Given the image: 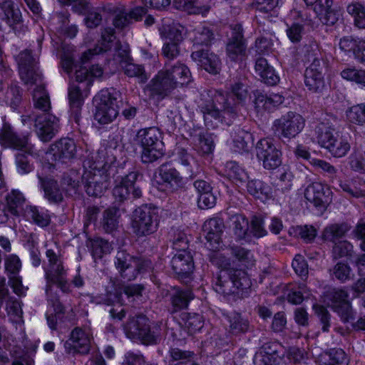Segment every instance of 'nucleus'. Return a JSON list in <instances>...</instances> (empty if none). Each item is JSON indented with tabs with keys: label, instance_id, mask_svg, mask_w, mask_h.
Listing matches in <instances>:
<instances>
[{
	"label": "nucleus",
	"instance_id": "obj_1",
	"mask_svg": "<svg viewBox=\"0 0 365 365\" xmlns=\"http://www.w3.org/2000/svg\"><path fill=\"white\" fill-rule=\"evenodd\" d=\"M229 96L235 103L231 105L221 91H215L212 98L201 104L207 125H212V120L230 124L237 113V105L245 103L249 96L247 86L241 79H234L229 86Z\"/></svg>",
	"mask_w": 365,
	"mask_h": 365
},
{
	"label": "nucleus",
	"instance_id": "obj_2",
	"mask_svg": "<svg viewBox=\"0 0 365 365\" xmlns=\"http://www.w3.org/2000/svg\"><path fill=\"white\" fill-rule=\"evenodd\" d=\"M19 65L21 79L28 87L36 86L33 91L34 107L44 113H48L51 101L42 82V75L38 71L37 56H32L29 50L21 52L16 58Z\"/></svg>",
	"mask_w": 365,
	"mask_h": 365
},
{
	"label": "nucleus",
	"instance_id": "obj_3",
	"mask_svg": "<svg viewBox=\"0 0 365 365\" xmlns=\"http://www.w3.org/2000/svg\"><path fill=\"white\" fill-rule=\"evenodd\" d=\"M211 262L222 267L213 288L220 294L229 295L238 293L251 287V281L243 269L227 267L228 259L220 252H214L210 257Z\"/></svg>",
	"mask_w": 365,
	"mask_h": 365
},
{
	"label": "nucleus",
	"instance_id": "obj_4",
	"mask_svg": "<svg viewBox=\"0 0 365 365\" xmlns=\"http://www.w3.org/2000/svg\"><path fill=\"white\" fill-rule=\"evenodd\" d=\"M191 81V72L185 63H166L151 81L150 88L152 95L164 98L174 89L186 86Z\"/></svg>",
	"mask_w": 365,
	"mask_h": 365
},
{
	"label": "nucleus",
	"instance_id": "obj_5",
	"mask_svg": "<svg viewBox=\"0 0 365 365\" xmlns=\"http://www.w3.org/2000/svg\"><path fill=\"white\" fill-rule=\"evenodd\" d=\"M134 141L141 148V160L144 163H153L165 154L161 133L155 127L139 130Z\"/></svg>",
	"mask_w": 365,
	"mask_h": 365
},
{
	"label": "nucleus",
	"instance_id": "obj_6",
	"mask_svg": "<svg viewBox=\"0 0 365 365\" xmlns=\"http://www.w3.org/2000/svg\"><path fill=\"white\" fill-rule=\"evenodd\" d=\"M315 133L320 145L335 158L344 157L350 150L351 146L347 138L336 132L329 123H319L315 128Z\"/></svg>",
	"mask_w": 365,
	"mask_h": 365
},
{
	"label": "nucleus",
	"instance_id": "obj_7",
	"mask_svg": "<svg viewBox=\"0 0 365 365\" xmlns=\"http://www.w3.org/2000/svg\"><path fill=\"white\" fill-rule=\"evenodd\" d=\"M117 96L118 93L114 89H103L94 97V118L98 123L107 125L117 118L119 113Z\"/></svg>",
	"mask_w": 365,
	"mask_h": 365
},
{
	"label": "nucleus",
	"instance_id": "obj_8",
	"mask_svg": "<svg viewBox=\"0 0 365 365\" xmlns=\"http://www.w3.org/2000/svg\"><path fill=\"white\" fill-rule=\"evenodd\" d=\"M158 225V213L155 208L143 205L135 210L132 227L138 236H145L155 232Z\"/></svg>",
	"mask_w": 365,
	"mask_h": 365
},
{
	"label": "nucleus",
	"instance_id": "obj_9",
	"mask_svg": "<svg viewBox=\"0 0 365 365\" xmlns=\"http://www.w3.org/2000/svg\"><path fill=\"white\" fill-rule=\"evenodd\" d=\"M115 258V264L117 269L121 277L128 281L135 279L140 272L148 267L150 268L149 261L135 258L125 251L118 252Z\"/></svg>",
	"mask_w": 365,
	"mask_h": 365
},
{
	"label": "nucleus",
	"instance_id": "obj_10",
	"mask_svg": "<svg viewBox=\"0 0 365 365\" xmlns=\"http://www.w3.org/2000/svg\"><path fill=\"white\" fill-rule=\"evenodd\" d=\"M273 126L281 138L292 139L298 135L305 126V119L299 113L288 112L274 120Z\"/></svg>",
	"mask_w": 365,
	"mask_h": 365
},
{
	"label": "nucleus",
	"instance_id": "obj_11",
	"mask_svg": "<svg viewBox=\"0 0 365 365\" xmlns=\"http://www.w3.org/2000/svg\"><path fill=\"white\" fill-rule=\"evenodd\" d=\"M256 155L266 170H274L282 164V152L270 138H263L257 142Z\"/></svg>",
	"mask_w": 365,
	"mask_h": 365
},
{
	"label": "nucleus",
	"instance_id": "obj_12",
	"mask_svg": "<svg viewBox=\"0 0 365 365\" xmlns=\"http://www.w3.org/2000/svg\"><path fill=\"white\" fill-rule=\"evenodd\" d=\"M84 172L82 175V182L86 193L93 197H101L108 187L106 176L103 172H93L91 161L83 163Z\"/></svg>",
	"mask_w": 365,
	"mask_h": 365
},
{
	"label": "nucleus",
	"instance_id": "obj_13",
	"mask_svg": "<svg viewBox=\"0 0 365 365\" xmlns=\"http://www.w3.org/2000/svg\"><path fill=\"white\" fill-rule=\"evenodd\" d=\"M93 334L88 328L76 327L72 330L70 336L63 346L68 354H87L91 349Z\"/></svg>",
	"mask_w": 365,
	"mask_h": 365
},
{
	"label": "nucleus",
	"instance_id": "obj_14",
	"mask_svg": "<svg viewBox=\"0 0 365 365\" xmlns=\"http://www.w3.org/2000/svg\"><path fill=\"white\" fill-rule=\"evenodd\" d=\"M43 269L46 280L45 292L48 298L53 284L64 293L71 292V285L67 279L68 269L65 267L63 262L49 267H43Z\"/></svg>",
	"mask_w": 365,
	"mask_h": 365
},
{
	"label": "nucleus",
	"instance_id": "obj_15",
	"mask_svg": "<svg viewBox=\"0 0 365 365\" xmlns=\"http://www.w3.org/2000/svg\"><path fill=\"white\" fill-rule=\"evenodd\" d=\"M138 177V173L137 172H130L128 175L118 177L115 180L113 195L116 201L122 202L128 200L130 195L135 198L141 196L140 188L135 185Z\"/></svg>",
	"mask_w": 365,
	"mask_h": 365
},
{
	"label": "nucleus",
	"instance_id": "obj_16",
	"mask_svg": "<svg viewBox=\"0 0 365 365\" xmlns=\"http://www.w3.org/2000/svg\"><path fill=\"white\" fill-rule=\"evenodd\" d=\"M115 56L119 61L120 67L125 75L130 78H136L140 83L145 82L148 76L143 66L133 63L129 55V49L127 45H118Z\"/></svg>",
	"mask_w": 365,
	"mask_h": 365
},
{
	"label": "nucleus",
	"instance_id": "obj_17",
	"mask_svg": "<svg viewBox=\"0 0 365 365\" xmlns=\"http://www.w3.org/2000/svg\"><path fill=\"white\" fill-rule=\"evenodd\" d=\"M285 21L287 26L286 32L289 39L293 43L300 41L304 34V26L309 21L305 9L291 10Z\"/></svg>",
	"mask_w": 365,
	"mask_h": 365
},
{
	"label": "nucleus",
	"instance_id": "obj_18",
	"mask_svg": "<svg viewBox=\"0 0 365 365\" xmlns=\"http://www.w3.org/2000/svg\"><path fill=\"white\" fill-rule=\"evenodd\" d=\"M126 336L130 339H138L143 341H150L158 338V334H152L149 320L145 316L130 318L124 326Z\"/></svg>",
	"mask_w": 365,
	"mask_h": 365
},
{
	"label": "nucleus",
	"instance_id": "obj_19",
	"mask_svg": "<svg viewBox=\"0 0 365 365\" xmlns=\"http://www.w3.org/2000/svg\"><path fill=\"white\" fill-rule=\"evenodd\" d=\"M348 296V293L344 289H333L327 295L328 305L339 315L344 322H348L354 318Z\"/></svg>",
	"mask_w": 365,
	"mask_h": 365
},
{
	"label": "nucleus",
	"instance_id": "obj_20",
	"mask_svg": "<svg viewBox=\"0 0 365 365\" xmlns=\"http://www.w3.org/2000/svg\"><path fill=\"white\" fill-rule=\"evenodd\" d=\"M284 356V348L278 342H269L262 346L254 356L255 365L279 364Z\"/></svg>",
	"mask_w": 365,
	"mask_h": 365
},
{
	"label": "nucleus",
	"instance_id": "obj_21",
	"mask_svg": "<svg viewBox=\"0 0 365 365\" xmlns=\"http://www.w3.org/2000/svg\"><path fill=\"white\" fill-rule=\"evenodd\" d=\"M76 154V145L71 138H62L51 145L50 150L46 153L48 160L66 163L73 159Z\"/></svg>",
	"mask_w": 365,
	"mask_h": 365
},
{
	"label": "nucleus",
	"instance_id": "obj_22",
	"mask_svg": "<svg viewBox=\"0 0 365 365\" xmlns=\"http://www.w3.org/2000/svg\"><path fill=\"white\" fill-rule=\"evenodd\" d=\"M246 46L240 24L231 26V36L227 45V58L234 62L242 61L245 56Z\"/></svg>",
	"mask_w": 365,
	"mask_h": 365
},
{
	"label": "nucleus",
	"instance_id": "obj_23",
	"mask_svg": "<svg viewBox=\"0 0 365 365\" xmlns=\"http://www.w3.org/2000/svg\"><path fill=\"white\" fill-rule=\"evenodd\" d=\"M331 191L329 187L320 182H314L306 187L304 197L314 207L324 209L329 204Z\"/></svg>",
	"mask_w": 365,
	"mask_h": 365
},
{
	"label": "nucleus",
	"instance_id": "obj_24",
	"mask_svg": "<svg viewBox=\"0 0 365 365\" xmlns=\"http://www.w3.org/2000/svg\"><path fill=\"white\" fill-rule=\"evenodd\" d=\"M223 228L224 224L220 219L212 218L205 222L203 231L207 240L206 246L208 249L217 250L222 247Z\"/></svg>",
	"mask_w": 365,
	"mask_h": 365
},
{
	"label": "nucleus",
	"instance_id": "obj_25",
	"mask_svg": "<svg viewBox=\"0 0 365 365\" xmlns=\"http://www.w3.org/2000/svg\"><path fill=\"white\" fill-rule=\"evenodd\" d=\"M36 131L41 140H51L58 129V119L50 114L43 113L35 119Z\"/></svg>",
	"mask_w": 365,
	"mask_h": 365
},
{
	"label": "nucleus",
	"instance_id": "obj_26",
	"mask_svg": "<svg viewBox=\"0 0 365 365\" xmlns=\"http://www.w3.org/2000/svg\"><path fill=\"white\" fill-rule=\"evenodd\" d=\"M314 11L321 21L329 26L335 24L342 15L339 6H333V0H319L314 6Z\"/></svg>",
	"mask_w": 365,
	"mask_h": 365
},
{
	"label": "nucleus",
	"instance_id": "obj_27",
	"mask_svg": "<svg viewBox=\"0 0 365 365\" xmlns=\"http://www.w3.org/2000/svg\"><path fill=\"white\" fill-rule=\"evenodd\" d=\"M191 58L198 66L210 73L217 74L220 71L221 61L219 57L208 50L193 51Z\"/></svg>",
	"mask_w": 365,
	"mask_h": 365
},
{
	"label": "nucleus",
	"instance_id": "obj_28",
	"mask_svg": "<svg viewBox=\"0 0 365 365\" xmlns=\"http://www.w3.org/2000/svg\"><path fill=\"white\" fill-rule=\"evenodd\" d=\"M0 141L9 147L25 149L26 152L32 154L33 145L29 143L28 138L19 137L8 124H4L0 130Z\"/></svg>",
	"mask_w": 365,
	"mask_h": 365
},
{
	"label": "nucleus",
	"instance_id": "obj_29",
	"mask_svg": "<svg viewBox=\"0 0 365 365\" xmlns=\"http://www.w3.org/2000/svg\"><path fill=\"white\" fill-rule=\"evenodd\" d=\"M304 83L311 91H320L324 86V80L322 75V66L318 58H314L312 63L307 68L304 73Z\"/></svg>",
	"mask_w": 365,
	"mask_h": 365
},
{
	"label": "nucleus",
	"instance_id": "obj_30",
	"mask_svg": "<svg viewBox=\"0 0 365 365\" xmlns=\"http://www.w3.org/2000/svg\"><path fill=\"white\" fill-rule=\"evenodd\" d=\"M171 266L178 277L187 278L192 274L194 269L192 256L187 250L178 252L171 260Z\"/></svg>",
	"mask_w": 365,
	"mask_h": 365
},
{
	"label": "nucleus",
	"instance_id": "obj_31",
	"mask_svg": "<svg viewBox=\"0 0 365 365\" xmlns=\"http://www.w3.org/2000/svg\"><path fill=\"white\" fill-rule=\"evenodd\" d=\"M158 174L163 185L172 191L182 188L185 185V180L180 173L168 165H162L159 168Z\"/></svg>",
	"mask_w": 365,
	"mask_h": 365
},
{
	"label": "nucleus",
	"instance_id": "obj_32",
	"mask_svg": "<svg viewBox=\"0 0 365 365\" xmlns=\"http://www.w3.org/2000/svg\"><path fill=\"white\" fill-rule=\"evenodd\" d=\"M255 105L258 111H270L284 102V97L278 93L266 95L259 92L255 93Z\"/></svg>",
	"mask_w": 365,
	"mask_h": 365
},
{
	"label": "nucleus",
	"instance_id": "obj_33",
	"mask_svg": "<svg viewBox=\"0 0 365 365\" xmlns=\"http://www.w3.org/2000/svg\"><path fill=\"white\" fill-rule=\"evenodd\" d=\"M115 39L114 31L111 29H106L103 34L101 41L93 49H89L84 52L81 56V61L84 63L95 55L100 54L110 50Z\"/></svg>",
	"mask_w": 365,
	"mask_h": 365
},
{
	"label": "nucleus",
	"instance_id": "obj_34",
	"mask_svg": "<svg viewBox=\"0 0 365 365\" xmlns=\"http://www.w3.org/2000/svg\"><path fill=\"white\" fill-rule=\"evenodd\" d=\"M8 211L14 216H24L26 210V198L23 193L17 190H13L6 196Z\"/></svg>",
	"mask_w": 365,
	"mask_h": 365
},
{
	"label": "nucleus",
	"instance_id": "obj_35",
	"mask_svg": "<svg viewBox=\"0 0 365 365\" xmlns=\"http://www.w3.org/2000/svg\"><path fill=\"white\" fill-rule=\"evenodd\" d=\"M223 175L237 186L244 185L248 180L245 170L235 161H229L225 164Z\"/></svg>",
	"mask_w": 365,
	"mask_h": 365
},
{
	"label": "nucleus",
	"instance_id": "obj_36",
	"mask_svg": "<svg viewBox=\"0 0 365 365\" xmlns=\"http://www.w3.org/2000/svg\"><path fill=\"white\" fill-rule=\"evenodd\" d=\"M232 138L235 152H247L253 145L252 134L240 128L232 133Z\"/></svg>",
	"mask_w": 365,
	"mask_h": 365
},
{
	"label": "nucleus",
	"instance_id": "obj_37",
	"mask_svg": "<svg viewBox=\"0 0 365 365\" xmlns=\"http://www.w3.org/2000/svg\"><path fill=\"white\" fill-rule=\"evenodd\" d=\"M24 217L41 227H47L51 222L48 211L36 206H26Z\"/></svg>",
	"mask_w": 365,
	"mask_h": 365
},
{
	"label": "nucleus",
	"instance_id": "obj_38",
	"mask_svg": "<svg viewBox=\"0 0 365 365\" xmlns=\"http://www.w3.org/2000/svg\"><path fill=\"white\" fill-rule=\"evenodd\" d=\"M159 31L165 42L181 43L183 40L184 28L178 24H164Z\"/></svg>",
	"mask_w": 365,
	"mask_h": 365
},
{
	"label": "nucleus",
	"instance_id": "obj_39",
	"mask_svg": "<svg viewBox=\"0 0 365 365\" xmlns=\"http://www.w3.org/2000/svg\"><path fill=\"white\" fill-rule=\"evenodd\" d=\"M215 136L207 131L200 132L195 138V148L200 155H209L215 149Z\"/></svg>",
	"mask_w": 365,
	"mask_h": 365
},
{
	"label": "nucleus",
	"instance_id": "obj_40",
	"mask_svg": "<svg viewBox=\"0 0 365 365\" xmlns=\"http://www.w3.org/2000/svg\"><path fill=\"white\" fill-rule=\"evenodd\" d=\"M81 87L78 85H71L68 88V99L71 106V115L76 123H78L81 115V108L83 105V96L81 92Z\"/></svg>",
	"mask_w": 365,
	"mask_h": 365
},
{
	"label": "nucleus",
	"instance_id": "obj_41",
	"mask_svg": "<svg viewBox=\"0 0 365 365\" xmlns=\"http://www.w3.org/2000/svg\"><path fill=\"white\" fill-rule=\"evenodd\" d=\"M0 19L13 26L21 21V15L19 9H15L11 0L0 1Z\"/></svg>",
	"mask_w": 365,
	"mask_h": 365
},
{
	"label": "nucleus",
	"instance_id": "obj_42",
	"mask_svg": "<svg viewBox=\"0 0 365 365\" xmlns=\"http://www.w3.org/2000/svg\"><path fill=\"white\" fill-rule=\"evenodd\" d=\"M228 224L235 235L240 240H245L248 235V220L241 214L232 215L229 217Z\"/></svg>",
	"mask_w": 365,
	"mask_h": 365
},
{
	"label": "nucleus",
	"instance_id": "obj_43",
	"mask_svg": "<svg viewBox=\"0 0 365 365\" xmlns=\"http://www.w3.org/2000/svg\"><path fill=\"white\" fill-rule=\"evenodd\" d=\"M168 365H199L194 361L195 354L190 351H183L178 348H172L169 351Z\"/></svg>",
	"mask_w": 365,
	"mask_h": 365
},
{
	"label": "nucleus",
	"instance_id": "obj_44",
	"mask_svg": "<svg viewBox=\"0 0 365 365\" xmlns=\"http://www.w3.org/2000/svg\"><path fill=\"white\" fill-rule=\"evenodd\" d=\"M194 298L190 289H176L170 297L172 312H177L187 307L189 302Z\"/></svg>",
	"mask_w": 365,
	"mask_h": 365
},
{
	"label": "nucleus",
	"instance_id": "obj_45",
	"mask_svg": "<svg viewBox=\"0 0 365 365\" xmlns=\"http://www.w3.org/2000/svg\"><path fill=\"white\" fill-rule=\"evenodd\" d=\"M41 186L44 190L45 197L51 202H59L63 200V195L59 190L58 183L53 179L44 180L39 177Z\"/></svg>",
	"mask_w": 365,
	"mask_h": 365
},
{
	"label": "nucleus",
	"instance_id": "obj_46",
	"mask_svg": "<svg viewBox=\"0 0 365 365\" xmlns=\"http://www.w3.org/2000/svg\"><path fill=\"white\" fill-rule=\"evenodd\" d=\"M247 190L250 195L256 198H264L266 200L271 197L272 194L270 186L259 180L248 181Z\"/></svg>",
	"mask_w": 365,
	"mask_h": 365
},
{
	"label": "nucleus",
	"instance_id": "obj_47",
	"mask_svg": "<svg viewBox=\"0 0 365 365\" xmlns=\"http://www.w3.org/2000/svg\"><path fill=\"white\" fill-rule=\"evenodd\" d=\"M188 333L194 334L200 331L204 326L203 317L196 313H182L181 314V322Z\"/></svg>",
	"mask_w": 365,
	"mask_h": 365
},
{
	"label": "nucleus",
	"instance_id": "obj_48",
	"mask_svg": "<svg viewBox=\"0 0 365 365\" xmlns=\"http://www.w3.org/2000/svg\"><path fill=\"white\" fill-rule=\"evenodd\" d=\"M106 303L108 305L113 304L114 306L109 310L110 317L113 319L121 320L125 317V312L122 307L123 299L121 298V293L118 292V290L115 293H109L108 299H106Z\"/></svg>",
	"mask_w": 365,
	"mask_h": 365
},
{
	"label": "nucleus",
	"instance_id": "obj_49",
	"mask_svg": "<svg viewBox=\"0 0 365 365\" xmlns=\"http://www.w3.org/2000/svg\"><path fill=\"white\" fill-rule=\"evenodd\" d=\"M347 230L348 227L344 224H331L324 228L322 237L325 240L336 243L341 240Z\"/></svg>",
	"mask_w": 365,
	"mask_h": 365
},
{
	"label": "nucleus",
	"instance_id": "obj_50",
	"mask_svg": "<svg viewBox=\"0 0 365 365\" xmlns=\"http://www.w3.org/2000/svg\"><path fill=\"white\" fill-rule=\"evenodd\" d=\"M343 79L355 83L361 88H365V70L355 67H347L341 72Z\"/></svg>",
	"mask_w": 365,
	"mask_h": 365
},
{
	"label": "nucleus",
	"instance_id": "obj_51",
	"mask_svg": "<svg viewBox=\"0 0 365 365\" xmlns=\"http://www.w3.org/2000/svg\"><path fill=\"white\" fill-rule=\"evenodd\" d=\"M346 11L354 19V25L359 29H365V6L354 2L349 4Z\"/></svg>",
	"mask_w": 365,
	"mask_h": 365
},
{
	"label": "nucleus",
	"instance_id": "obj_52",
	"mask_svg": "<svg viewBox=\"0 0 365 365\" xmlns=\"http://www.w3.org/2000/svg\"><path fill=\"white\" fill-rule=\"evenodd\" d=\"M107 149L105 147L101 148L95 156H92L91 159H87L84 161H91L93 164V172L98 173V171L103 172V170L106 168V165L112 163V159L107 155Z\"/></svg>",
	"mask_w": 365,
	"mask_h": 365
},
{
	"label": "nucleus",
	"instance_id": "obj_53",
	"mask_svg": "<svg viewBox=\"0 0 365 365\" xmlns=\"http://www.w3.org/2000/svg\"><path fill=\"white\" fill-rule=\"evenodd\" d=\"M118 210L115 207L106 210L103 212L101 225L106 232H111L115 230L118 225Z\"/></svg>",
	"mask_w": 365,
	"mask_h": 365
},
{
	"label": "nucleus",
	"instance_id": "obj_54",
	"mask_svg": "<svg viewBox=\"0 0 365 365\" xmlns=\"http://www.w3.org/2000/svg\"><path fill=\"white\" fill-rule=\"evenodd\" d=\"M196 0H174L173 6L178 10L187 12L189 14H203L208 11V8L197 6Z\"/></svg>",
	"mask_w": 365,
	"mask_h": 365
},
{
	"label": "nucleus",
	"instance_id": "obj_55",
	"mask_svg": "<svg viewBox=\"0 0 365 365\" xmlns=\"http://www.w3.org/2000/svg\"><path fill=\"white\" fill-rule=\"evenodd\" d=\"M230 323V329L232 333L239 334L246 332L249 327V322L238 313H232L227 317Z\"/></svg>",
	"mask_w": 365,
	"mask_h": 365
},
{
	"label": "nucleus",
	"instance_id": "obj_56",
	"mask_svg": "<svg viewBox=\"0 0 365 365\" xmlns=\"http://www.w3.org/2000/svg\"><path fill=\"white\" fill-rule=\"evenodd\" d=\"M46 247L45 255L47 261L43 263V267H49L63 262L61 250L56 243L53 245L46 244Z\"/></svg>",
	"mask_w": 365,
	"mask_h": 365
},
{
	"label": "nucleus",
	"instance_id": "obj_57",
	"mask_svg": "<svg viewBox=\"0 0 365 365\" xmlns=\"http://www.w3.org/2000/svg\"><path fill=\"white\" fill-rule=\"evenodd\" d=\"M213 38V34L210 29L205 26H200L195 29L193 36L194 46H207Z\"/></svg>",
	"mask_w": 365,
	"mask_h": 365
},
{
	"label": "nucleus",
	"instance_id": "obj_58",
	"mask_svg": "<svg viewBox=\"0 0 365 365\" xmlns=\"http://www.w3.org/2000/svg\"><path fill=\"white\" fill-rule=\"evenodd\" d=\"M173 248L178 252L187 250L188 240L187 235L179 229L173 228L170 232Z\"/></svg>",
	"mask_w": 365,
	"mask_h": 365
},
{
	"label": "nucleus",
	"instance_id": "obj_59",
	"mask_svg": "<svg viewBox=\"0 0 365 365\" xmlns=\"http://www.w3.org/2000/svg\"><path fill=\"white\" fill-rule=\"evenodd\" d=\"M112 246L108 241L101 238H96L91 242L92 255L95 258H101L104 255L109 254Z\"/></svg>",
	"mask_w": 365,
	"mask_h": 365
},
{
	"label": "nucleus",
	"instance_id": "obj_60",
	"mask_svg": "<svg viewBox=\"0 0 365 365\" xmlns=\"http://www.w3.org/2000/svg\"><path fill=\"white\" fill-rule=\"evenodd\" d=\"M26 153L27 155H33L34 154V148L32 149V154L26 152L25 149H23L20 150V152L16 156V169L18 173L21 175L27 174L33 169Z\"/></svg>",
	"mask_w": 365,
	"mask_h": 365
},
{
	"label": "nucleus",
	"instance_id": "obj_61",
	"mask_svg": "<svg viewBox=\"0 0 365 365\" xmlns=\"http://www.w3.org/2000/svg\"><path fill=\"white\" fill-rule=\"evenodd\" d=\"M4 266L8 276L19 274L21 269V262L19 257L14 254L6 256L4 259Z\"/></svg>",
	"mask_w": 365,
	"mask_h": 365
},
{
	"label": "nucleus",
	"instance_id": "obj_62",
	"mask_svg": "<svg viewBox=\"0 0 365 365\" xmlns=\"http://www.w3.org/2000/svg\"><path fill=\"white\" fill-rule=\"evenodd\" d=\"M346 118L350 123L357 125H365V115L359 104L350 107L346 112Z\"/></svg>",
	"mask_w": 365,
	"mask_h": 365
},
{
	"label": "nucleus",
	"instance_id": "obj_63",
	"mask_svg": "<svg viewBox=\"0 0 365 365\" xmlns=\"http://www.w3.org/2000/svg\"><path fill=\"white\" fill-rule=\"evenodd\" d=\"M364 40H356L351 36H345L340 39L339 45L341 51L349 53L352 52L355 56V53L360 50L359 44Z\"/></svg>",
	"mask_w": 365,
	"mask_h": 365
},
{
	"label": "nucleus",
	"instance_id": "obj_64",
	"mask_svg": "<svg viewBox=\"0 0 365 365\" xmlns=\"http://www.w3.org/2000/svg\"><path fill=\"white\" fill-rule=\"evenodd\" d=\"M329 360L326 363L327 365H347L348 359L345 352L341 349H333L326 354Z\"/></svg>",
	"mask_w": 365,
	"mask_h": 365
}]
</instances>
